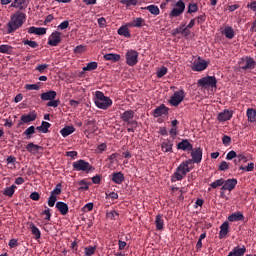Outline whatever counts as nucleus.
Wrapping results in <instances>:
<instances>
[{
    "instance_id": "obj_1",
    "label": "nucleus",
    "mask_w": 256,
    "mask_h": 256,
    "mask_svg": "<svg viewBox=\"0 0 256 256\" xmlns=\"http://www.w3.org/2000/svg\"><path fill=\"white\" fill-rule=\"evenodd\" d=\"M191 163H193V160L191 159L185 160L180 163L174 174L171 176L172 183H176V181H183V179L187 177V173L191 171V167H189Z\"/></svg>"
},
{
    "instance_id": "obj_2",
    "label": "nucleus",
    "mask_w": 256,
    "mask_h": 256,
    "mask_svg": "<svg viewBox=\"0 0 256 256\" xmlns=\"http://www.w3.org/2000/svg\"><path fill=\"white\" fill-rule=\"evenodd\" d=\"M25 19H27V16L23 12L18 11L13 14L7 24V33H15L17 29H21V27H23V23H25Z\"/></svg>"
},
{
    "instance_id": "obj_3",
    "label": "nucleus",
    "mask_w": 256,
    "mask_h": 256,
    "mask_svg": "<svg viewBox=\"0 0 256 256\" xmlns=\"http://www.w3.org/2000/svg\"><path fill=\"white\" fill-rule=\"evenodd\" d=\"M94 103L98 109H102L103 111H107L111 105H113V100L111 98L105 96V94L101 91H96L94 96Z\"/></svg>"
},
{
    "instance_id": "obj_4",
    "label": "nucleus",
    "mask_w": 256,
    "mask_h": 256,
    "mask_svg": "<svg viewBox=\"0 0 256 256\" xmlns=\"http://www.w3.org/2000/svg\"><path fill=\"white\" fill-rule=\"evenodd\" d=\"M56 97L57 92L55 90H49L40 95L41 101H49L47 102L46 107H59V103H61V101L59 99L55 100Z\"/></svg>"
},
{
    "instance_id": "obj_5",
    "label": "nucleus",
    "mask_w": 256,
    "mask_h": 256,
    "mask_svg": "<svg viewBox=\"0 0 256 256\" xmlns=\"http://www.w3.org/2000/svg\"><path fill=\"white\" fill-rule=\"evenodd\" d=\"M185 13V2L183 0H178L174 4V8L170 11L169 17L170 19H173L175 17H181Z\"/></svg>"
},
{
    "instance_id": "obj_6",
    "label": "nucleus",
    "mask_w": 256,
    "mask_h": 256,
    "mask_svg": "<svg viewBox=\"0 0 256 256\" xmlns=\"http://www.w3.org/2000/svg\"><path fill=\"white\" fill-rule=\"evenodd\" d=\"M72 167L74 171H83L86 173H89V171H93V166H91L89 162L83 159L73 162Z\"/></svg>"
},
{
    "instance_id": "obj_7",
    "label": "nucleus",
    "mask_w": 256,
    "mask_h": 256,
    "mask_svg": "<svg viewBox=\"0 0 256 256\" xmlns=\"http://www.w3.org/2000/svg\"><path fill=\"white\" fill-rule=\"evenodd\" d=\"M185 99V91L184 90H178L173 93V95L170 97L169 103L172 105V107H179L181 103H183Z\"/></svg>"
},
{
    "instance_id": "obj_8",
    "label": "nucleus",
    "mask_w": 256,
    "mask_h": 256,
    "mask_svg": "<svg viewBox=\"0 0 256 256\" xmlns=\"http://www.w3.org/2000/svg\"><path fill=\"white\" fill-rule=\"evenodd\" d=\"M209 67V61H206L205 59H202L201 57L196 58L191 65L192 71H205Z\"/></svg>"
},
{
    "instance_id": "obj_9",
    "label": "nucleus",
    "mask_w": 256,
    "mask_h": 256,
    "mask_svg": "<svg viewBox=\"0 0 256 256\" xmlns=\"http://www.w3.org/2000/svg\"><path fill=\"white\" fill-rule=\"evenodd\" d=\"M125 57L126 63L129 65V67H135V65L139 63V52L136 50H128Z\"/></svg>"
},
{
    "instance_id": "obj_10",
    "label": "nucleus",
    "mask_w": 256,
    "mask_h": 256,
    "mask_svg": "<svg viewBox=\"0 0 256 256\" xmlns=\"http://www.w3.org/2000/svg\"><path fill=\"white\" fill-rule=\"evenodd\" d=\"M198 85L207 89V87H217V78L215 76H206L198 80Z\"/></svg>"
},
{
    "instance_id": "obj_11",
    "label": "nucleus",
    "mask_w": 256,
    "mask_h": 256,
    "mask_svg": "<svg viewBox=\"0 0 256 256\" xmlns=\"http://www.w3.org/2000/svg\"><path fill=\"white\" fill-rule=\"evenodd\" d=\"M255 59L246 56L241 58V60L239 61V67L240 69H243V71H247V69H255Z\"/></svg>"
},
{
    "instance_id": "obj_12",
    "label": "nucleus",
    "mask_w": 256,
    "mask_h": 256,
    "mask_svg": "<svg viewBox=\"0 0 256 256\" xmlns=\"http://www.w3.org/2000/svg\"><path fill=\"white\" fill-rule=\"evenodd\" d=\"M135 117V112L133 110H126L124 113L121 114L120 119L127 123V125H137L136 120H131Z\"/></svg>"
},
{
    "instance_id": "obj_13",
    "label": "nucleus",
    "mask_w": 256,
    "mask_h": 256,
    "mask_svg": "<svg viewBox=\"0 0 256 256\" xmlns=\"http://www.w3.org/2000/svg\"><path fill=\"white\" fill-rule=\"evenodd\" d=\"M59 43H61V32H52V34L48 38V45H50V47H57Z\"/></svg>"
},
{
    "instance_id": "obj_14",
    "label": "nucleus",
    "mask_w": 256,
    "mask_h": 256,
    "mask_svg": "<svg viewBox=\"0 0 256 256\" xmlns=\"http://www.w3.org/2000/svg\"><path fill=\"white\" fill-rule=\"evenodd\" d=\"M191 161L192 163H201L203 159V149L201 147L198 148H192L191 150Z\"/></svg>"
},
{
    "instance_id": "obj_15",
    "label": "nucleus",
    "mask_w": 256,
    "mask_h": 256,
    "mask_svg": "<svg viewBox=\"0 0 256 256\" xmlns=\"http://www.w3.org/2000/svg\"><path fill=\"white\" fill-rule=\"evenodd\" d=\"M153 117H163V115H169V108L165 106V104H161L160 106L156 107L152 112Z\"/></svg>"
},
{
    "instance_id": "obj_16",
    "label": "nucleus",
    "mask_w": 256,
    "mask_h": 256,
    "mask_svg": "<svg viewBox=\"0 0 256 256\" xmlns=\"http://www.w3.org/2000/svg\"><path fill=\"white\" fill-rule=\"evenodd\" d=\"M237 187V179H227L224 180L223 186L221 187V191H233Z\"/></svg>"
},
{
    "instance_id": "obj_17",
    "label": "nucleus",
    "mask_w": 256,
    "mask_h": 256,
    "mask_svg": "<svg viewBox=\"0 0 256 256\" xmlns=\"http://www.w3.org/2000/svg\"><path fill=\"white\" fill-rule=\"evenodd\" d=\"M232 118L233 110L225 109L223 112L218 114L217 120L220 121V123H223L225 121H231Z\"/></svg>"
},
{
    "instance_id": "obj_18",
    "label": "nucleus",
    "mask_w": 256,
    "mask_h": 256,
    "mask_svg": "<svg viewBox=\"0 0 256 256\" xmlns=\"http://www.w3.org/2000/svg\"><path fill=\"white\" fill-rule=\"evenodd\" d=\"M177 149H180L181 151H193V144H191L189 140L185 139L178 143Z\"/></svg>"
},
{
    "instance_id": "obj_19",
    "label": "nucleus",
    "mask_w": 256,
    "mask_h": 256,
    "mask_svg": "<svg viewBox=\"0 0 256 256\" xmlns=\"http://www.w3.org/2000/svg\"><path fill=\"white\" fill-rule=\"evenodd\" d=\"M10 7L14 9H19V11H23V9H27V1L26 0H13Z\"/></svg>"
},
{
    "instance_id": "obj_20",
    "label": "nucleus",
    "mask_w": 256,
    "mask_h": 256,
    "mask_svg": "<svg viewBox=\"0 0 256 256\" xmlns=\"http://www.w3.org/2000/svg\"><path fill=\"white\" fill-rule=\"evenodd\" d=\"M161 151L163 153H173V142L171 140H164L161 144Z\"/></svg>"
},
{
    "instance_id": "obj_21",
    "label": "nucleus",
    "mask_w": 256,
    "mask_h": 256,
    "mask_svg": "<svg viewBox=\"0 0 256 256\" xmlns=\"http://www.w3.org/2000/svg\"><path fill=\"white\" fill-rule=\"evenodd\" d=\"M245 220V216L243 215L242 212H234L231 215L228 216V221H230V223H234L235 221H244Z\"/></svg>"
},
{
    "instance_id": "obj_22",
    "label": "nucleus",
    "mask_w": 256,
    "mask_h": 256,
    "mask_svg": "<svg viewBox=\"0 0 256 256\" xmlns=\"http://www.w3.org/2000/svg\"><path fill=\"white\" fill-rule=\"evenodd\" d=\"M221 33L226 39H233L235 37V30L231 26H225Z\"/></svg>"
},
{
    "instance_id": "obj_23",
    "label": "nucleus",
    "mask_w": 256,
    "mask_h": 256,
    "mask_svg": "<svg viewBox=\"0 0 256 256\" xmlns=\"http://www.w3.org/2000/svg\"><path fill=\"white\" fill-rule=\"evenodd\" d=\"M112 181L116 183V185H121L125 181V175L122 172H114L112 173Z\"/></svg>"
},
{
    "instance_id": "obj_24",
    "label": "nucleus",
    "mask_w": 256,
    "mask_h": 256,
    "mask_svg": "<svg viewBox=\"0 0 256 256\" xmlns=\"http://www.w3.org/2000/svg\"><path fill=\"white\" fill-rule=\"evenodd\" d=\"M155 225H156L157 231H163L165 227V220H163V214L156 215Z\"/></svg>"
},
{
    "instance_id": "obj_25",
    "label": "nucleus",
    "mask_w": 256,
    "mask_h": 256,
    "mask_svg": "<svg viewBox=\"0 0 256 256\" xmlns=\"http://www.w3.org/2000/svg\"><path fill=\"white\" fill-rule=\"evenodd\" d=\"M40 149H43V147L37 144H34L33 142L28 143L26 146V151H28V153H32V155L39 153Z\"/></svg>"
},
{
    "instance_id": "obj_26",
    "label": "nucleus",
    "mask_w": 256,
    "mask_h": 256,
    "mask_svg": "<svg viewBox=\"0 0 256 256\" xmlns=\"http://www.w3.org/2000/svg\"><path fill=\"white\" fill-rule=\"evenodd\" d=\"M56 209L62 215H67V213H69V205H67V203H65V202H57Z\"/></svg>"
},
{
    "instance_id": "obj_27",
    "label": "nucleus",
    "mask_w": 256,
    "mask_h": 256,
    "mask_svg": "<svg viewBox=\"0 0 256 256\" xmlns=\"http://www.w3.org/2000/svg\"><path fill=\"white\" fill-rule=\"evenodd\" d=\"M229 233V222H224L220 226L219 239H225Z\"/></svg>"
},
{
    "instance_id": "obj_28",
    "label": "nucleus",
    "mask_w": 256,
    "mask_h": 256,
    "mask_svg": "<svg viewBox=\"0 0 256 256\" xmlns=\"http://www.w3.org/2000/svg\"><path fill=\"white\" fill-rule=\"evenodd\" d=\"M35 119H37V113L32 112L28 115H22L20 121H22V123H31V121H35Z\"/></svg>"
},
{
    "instance_id": "obj_29",
    "label": "nucleus",
    "mask_w": 256,
    "mask_h": 256,
    "mask_svg": "<svg viewBox=\"0 0 256 256\" xmlns=\"http://www.w3.org/2000/svg\"><path fill=\"white\" fill-rule=\"evenodd\" d=\"M104 59H105V61H112V63H117V62L121 61V55L113 54V53L105 54Z\"/></svg>"
},
{
    "instance_id": "obj_30",
    "label": "nucleus",
    "mask_w": 256,
    "mask_h": 256,
    "mask_svg": "<svg viewBox=\"0 0 256 256\" xmlns=\"http://www.w3.org/2000/svg\"><path fill=\"white\" fill-rule=\"evenodd\" d=\"M62 137H69L72 133H75V127L73 126H66L60 130Z\"/></svg>"
},
{
    "instance_id": "obj_31",
    "label": "nucleus",
    "mask_w": 256,
    "mask_h": 256,
    "mask_svg": "<svg viewBox=\"0 0 256 256\" xmlns=\"http://www.w3.org/2000/svg\"><path fill=\"white\" fill-rule=\"evenodd\" d=\"M141 9H146V11H149L151 15H159L161 13V10H159V6L157 5H149L146 7H142Z\"/></svg>"
},
{
    "instance_id": "obj_32",
    "label": "nucleus",
    "mask_w": 256,
    "mask_h": 256,
    "mask_svg": "<svg viewBox=\"0 0 256 256\" xmlns=\"http://www.w3.org/2000/svg\"><path fill=\"white\" fill-rule=\"evenodd\" d=\"M118 35H121L122 37H127L128 39L131 37V32L129 30V27L127 26H121L118 31Z\"/></svg>"
},
{
    "instance_id": "obj_33",
    "label": "nucleus",
    "mask_w": 256,
    "mask_h": 256,
    "mask_svg": "<svg viewBox=\"0 0 256 256\" xmlns=\"http://www.w3.org/2000/svg\"><path fill=\"white\" fill-rule=\"evenodd\" d=\"M246 115H247L248 121L250 123H255V121H256V111H255V109L248 108L247 111H246Z\"/></svg>"
},
{
    "instance_id": "obj_34",
    "label": "nucleus",
    "mask_w": 256,
    "mask_h": 256,
    "mask_svg": "<svg viewBox=\"0 0 256 256\" xmlns=\"http://www.w3.org/2000/svg\"><path fill=\"white\" fill-rule=\"evenodd\" d=\"M17 189V186L15 184L11 185L10 187H7L3 191V195L6 197H13L15 195V190Z\"/></svg>"
},
{
    "instance_id": "obj_35",
    "label": "nucleus",
    "mask_w": 256,
    "mask_h": 256,
    "mask_svg": "<svg viewBox=\"0 0 256 256\" xmlns=\"http://www.w3.org/2000/svg\"><path fill=\"white\" fill-rule=\"evenodd\" d=\"M0 53L11 55L13 53V46L7 44L0 45Z\"/></svg>"
},
{
    "instance_id": "obj_36",
    "label": "nucleus",
    "mask_w": 256,
    "mask_h": 256,
    "mask_svg": "<svg viewBox=\"0 0 256 256\" xmlns=\"http://www.w3.org/2000/svg\"><path fill=\"white\" fill-rule=\"evenodd\" d=\"M130 27H143V25H145V19L139 17V18H135L130 24Z\"/></svg>"
},
{
    "instance_id": "obj_37",
    "label": "nucleus",
    "mask_w": 256,
    "mask_h": 256,
    "mask_svg": "<svg viewBox=\"0 0 256 256\" xmlns=\"http://www.w3.org/2000/svg\"><path fill=\"white\" fill-rule=\"evenodd\" d=\"M30 230L32 235H34L35 239H41V230L35 226V224H30Z\"/></svg>"
},
{
    "instance_id": "obj_38",
    "label": "nucleus",
    "mask_w": 256,
    "mask_h": 256,
    "mask_svg": "<svg viewBox=\"0 0 256 256\" xmlns=\"http://www.w3.org/2000/svg\"><path fill=\"white\" fill-rule=\"evenodd\" d=\"M177 125H179V121H177V119L171 121L172 128L169 131L171 137H177Z\"/></svg>"
},
{
    "instance_id": "obj_39",
    "label": "nucleus",
    "mask_w": 256,
    "mask_h": 256,
    "mask_svg": "<svg viewBox=\"0 0 256 256\" xmlns=\"http://www.w3.org/2000/svg\"><path fill=\"white\" fill-rule=\"evenodd\" d=\"M235 165H241V163H247V156L243 153H239L234 160Z\"/></svg>"
},
{
    "instance_id": "obj_40",
    "label": "nucleus",
    "mask_w": 256,
    "mask_h": 256,
    "mask_svg": "<svg viewBox=\"0 0 256 256\" xmlns=\"http://www.w3.org/2000/svg\"><path fill=\"white\" fill-rule=\"evenodd\" d=\"M49 127H51V124L49 122L43 121L41 126L36 127L37 131H42V133H48Z\"/></svg>"
},
{
    "instance_id": "obj_41",
    "label": "nucleus",
    "mask_w": 256,
    "mask_h": 256,
    "mask_svg": "<svg viewBox=\"0 0 256 256\" xmlns=\"http://www.w3.org/2000/svg\"><path fill=\"white\" fill-rule=\"evenodd\" d=\"M6 162L7 165H11L9 169H16L15 163H17V158H15V156H8Z\"/></svg>"
},
{
    "instance_id": "obj_42",
    "label": "nucleus",
    "mask_w": 256,
    "mask_h": 256,
    "mask_svg": "<svg viewBox=\"0 0 256 256\" xmlns=\"http://www.w3.org/2000/svg\"><path fill=\"white\" fill-rule=\"evenodd\" d=\"M225 183V179L220 178L210 184L211 189H217V187H223V184Z\"/></svg>"
},
{
    "instance_id": "obj_43",
    "label": "nucleus",
    "mask_w": 256,
    "mask_h": 256,
    "mask_svg": "<svg viewBox=\"0 0 256 256\" xmlns=\"http://www.w3.org/2000/svg\"><path fill=\"white\" fill-rule=\"evenodd\" d=\"M191 35V29L187 27L185 24H181V36L189 37Z\"/></svg>"
},
{
    "instance_id": "obj_44",
    "label": "nucleus",
    "mask_w": 256,
    "mask_h": 256,
    "mask_svg": "<svg viewBox=\"0 0 256 256\" xmlns=\"http://www.w3.org/2000/svg\"><path fill=\"white\" fill-rule=\"evenodd\" d=\"M97 67V62H89L85 67H83V71H95Z\"/></svg>"
},
{
    "instance_id": "obj_45",
    "label": "nucleus",
    "mask_w": 256,
    "mask_h": 256,
    "mask_svg": "<svg viewBox=\"0 0 256 256\" xmlns=\"http://www.w3.org/2000/svg\"><path fill=\"white\" fill-rule=\"evenodd\" d=\"M95 251H97V247H95V246H88V247L84 248V253L86 256L95 255Z\"/></svg>"
},
{
    "instance_id": "obj_46",
    "label": "nucleus",
    "mask_w": 256,
    "mask_h": 256,
    "mask_svg": "<svg viewBox=\"0 0 256 256\" xmlns=\"http://www.w3.org/2000/svg\"><path fill=\"white\" fill-rule=\"evenodd\" d=\"M24 45H28V47H30L31 49H37V47H39V43H37V41H33V40H23Z\"/></svg>"
},
{
    "instance_id": "obj_47",
    "label": "nucleus",
    "mask_w": 256,
    "mask_h": 256,
    "mask_svg": "<svg viewBox=\"0 0 256 256\" xmlns=\"http://www.w3.org/2000/svg\"><path fill=\"white\" fill-rule=\"evenodd\" d=\"M33 134H35V126H30L23 132V135H26L27 139H31Z\"/></svg>"
},
{
    "instance_id": "obj_48",
    "label": "nucleus",
    "mask_w": 256,
    "mask_h": 256,
    "mask_svg": "<svg viewBox=\"0 0 256 256\" xmlns=\"http://www.w3.org/2000/svg\"><path fill=\"white\" fill-rule=\"evenodd\" d=\"M25 89H27V91H39V89H41V86L38 84H26L25 85Z\"/></svg>"
},
{
    "instance_id": "obj_49",
    "label": "nucleus",
    "mask_w": 256,
    "mask_h": 256,
    "mask_svg": "<svg viewBox=\"0 0 256 256\" xmlns=\"http://www.w3.org/2000/svg\"><path fill=\"white\" fill-rule=\"evenodd\" d=\"M61 183H58L55 188L51 191L50 195H53L54 197H57V195H61Z\"/></svg>"
},
{
    "instance_id": "obj_50",
    "label": "nucleus",
    "mask_w": 256,
    "mask_h": 256,
    "mask_svg": "<svg viewBox=\"0 0 256 256\" xmlns=\"http://www.w3.org/2000/svg\"><path fill=\"white\" fill-rule=\"evenodd\" d=\"M115 217H119V212L112 210L106 214V218L110 219V221H115Z\"/></svg>"
},
{
    "instance_id": "obj_51",
    "label": "nucleus",
    "mask_w": 256,
    "mask_h": 256,
    "mask_svg": "<svg viewBox=\"0 0 256 256\" xmlns=\"http://www.w3.org/2000/svg\"><path fill=\"white\" fill-rule=\"evenodd\" d=\"M156 75L158 79H161V77H165L167 75V67L162 66L157 72Z\"/></svg>"
},
{
    "instance_id": "obj_52",
    "label": "nucleus",
    "mask_w": 256,
    "mask_h": 256,
    "mask_svg": "<svg viewBox=\"0 0 256 256\" xmlns=\"http://www.w3.org/2000/svg\"><path fill=\"white\" fill-rule=\"evenodd\" d=\"M138 2L139 0H121L122 5H126V7L135 6Z\"/></svg>"
},
{
    "instance_id": "obj_53",
    "label": "nucleus",
    "mask_w": 256,
    "mask_h": 256,
    "mask_svg": "<svg viewBox=\"0 0 256 256\" xmlns=\"http://www.w3.org/2000/svg\"><path fill=\"white\" fill-rule=\"evenodd\" d=\"M253 169H255V164L253 162L248 163L247 166H240L241 171L249 172V171H253Z\"/></svg>"
},
{
    "instance_id": "obj_54",
    "label": "nucleus",
    "mask_w": 256,
    "mask_h": 256,
    "mask_svg": "<svg viewBox=\"0 0 256 256\" xmlns=\"http://www.w3.org/2000/svg\"><path fill=\"white\" fill-rule=\"evenodd\" d=\"M35 69L39 73H44L45 71H47V69H49V64H39Z\"/></svg>"
},
{
    "instance_id": "obj_55",
    "label": "nucleus",
    "mask_w": 256,
    "mask_h": 256,
    "mask_svg": "<svg viewBox=\"0 0 256 256\" xmlns=\"http://www.w3.org/2000/svg\"><path fill=\"white\" fill-rule=\"evenodd\" d=\"M45 216V221H51V209L46 208L44 211H42L41 216Z\"/></svg>"
},
{
    "instance_id": "obj_56",
    "label": "nucleus",
    "mask_w": 256,
    "mask_h": 256,
    "mask_svg": "<svg viewBox=\"0 0 256 256\" xmlns=\"http://www.w3.org/2000/svg\"><path fill=\"white\" fill-rule=\"evenodd\" d=\"M79 185H80V188H79L80 191H89V183H87V181L81 180L79 182Z\"/></svg>"
},
{
    "instance_id": "obj_57",
    "label": "nucleus",
    "mask_w": 256,
    "mask_h": 256,
    "mask_svg": "<svg viewBox=\"0 0 256 256\" xmlns=\"http://www.w3.org/2000/svg\"><path fill=\"white\" fill-rule=\"evenodd\" d=\"M199 11V7L195 3H190L188 6V13H197Z\"/></svg>"
},
{
    "instance_id": "obj_58",
    "label": "nucleus",
    "mask_w": 256,
    "mask_h": 256,
    "mask_svg": "<svg viewBox=\"0 0 256 256\" xmlns=\"http://www.w3.org/2000/svg\"><path fill=\"white\" fill-rule=\"evenodd\" d=\"M85 51H87V47H85L84 45H78L74 48V53L76 54L85 53Z\"/></svg>"
},
{
    "instance_id": "obj_59",
    "label": "nucleus",
    "mask_w": 256,
    "mask_h": 256,
    "mask_svg": "<svg viewBox=\"0 0 256 256\" xmlns=\"http://www.w3.org/2000/svg\"><path fill=\"white\" fill-rule=\"evenodd\" d=\"M93 207H94L93 202L87 203V204L84 205V207L82 208V211H83L84 213H89V211H93Z\"/></svg>"
},
{
    "instance_id": "obj_60",
    "label": "nucleus",
    "mask_w": 256,
    "mask_h": 256,
    "mask_svg": "<svg viewBox=\"0 0 256 256\" xmlns=\"http://www.w3.org/2000/svg\"><path fill=\"white\" fill-rule=\"evenodd\" d=\"M55 203H57V197L50 194V196L48 198V205L50 207H55Z\"/></svg>"
},
{
    "instance_id": "obj_61",
    "label": "nucleus",
    "mask_w": 256,
    "mask_h": 256,
    "mask_svg": "<svg viewBox=\"0 0 256 256\" xmlns=\"http://www.w3.org/2000/svg\"><path fill=\"white\" fill-rule=\"evenodd\" d=\"M237 158V152L231 150L230 152L227 153L226 159L227 161H232V159Z\"/></svg>"
},
{
    "instance_id": "obj_62",
    "label": "nucleus",
    "mask_w": 256,
    "mask_h": 256,
    "mask_svg": "<svg viewBox=\"0 0 256 256\" xmlns=\"http://www.w3.org/2000/svg\"><path fill=\"white\" fill-rule=\"evenodd\" d=\"M106 199H112L115 201V199H119V194H117V192L106 193Z\"/></svg>"
},
{
    "instance_id": "obj_63",
    "label": "nucleus",
    "mask_w": 256,
    "mask_h": 256,
    "mask_svg": "<svg viewBox=\"0 0 256 256\" xmlns=\"http://www.w3.org/2000/svg\"><path fill=\"white\" fill-rule=\"evenodd\" d=\"M195 19V22L197 21L198 25H201L202 23H205L207 16L205 14L197 16Z\"/></svg>"
},
{
    "instance_id": "obj_64",
    "label": "nucleus",
    "mask_w": 256,
    "mask_h": 256,
    "mask_svg": "<svg viewBox=\"0 0 256 256\" xmlns=\"http://www.w3.org/2000/svg\"><path fill=\"white\" fill-rule=\"evenodd\" d=\"M218 169L219 171H227V169H229V163H227V161H222Z\"/></svg>"
}]
</instances>
